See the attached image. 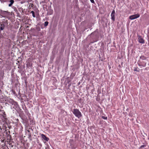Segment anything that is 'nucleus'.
<instances>
[{"label":"nucleus","instance_id":"1","mask_svg":"<svg viewBox=\"0 0 149 149\" xmlns=\"http://www.w3.org/2000/svg\"><path fill=\"white\" fill-rule=\"evenodd\" d=\"M73 113L76 117H78L79 118L81 117L82 116L81 112L79 111V110L77 109H74Z\"/></svg>","mask_w":149,"mask_h":149},{"label":"nucleus","instance_id":"2","mask_svg":"<svg viewBox=\"0 0 149 149\" xmlns=\"http://www.w3.org/2000/svg\"><path fill=\"white\" fill-rule=\"evenodd\" d=\"M138 63L139 66L144 67L146 65V61L139 60L138 62Z\"/></svg>","mask_w":149,"mask_h":149},{"label":"nucleus","instance_id":"3","mask_svg":"<svg viewBox=\"0 0 149 149\" xmlns=\"http://www.w3.org/2000/svg\"><path fill=\"white\" fill-rule=\"evenodd\" d=\"M140 16L139 14H137L130 16L129 18L131 20H133L139 18Z\"/></svg>","mask_w":149,"mask_h":149},{"label":"nucleus","instance_id":"4","mask_svg":"<svg viewBox=\"0 0 149 149\" xmlns=\"http://www.w3.org/2000/svg\"><path fill=\"white\" fill-rule=\"evenodd\" d=\"M115 11L114 10H113L112 11V12H111V18L112 20H113V21H114L115 20Z\"/></svg>","mask_w":149,"mask_h":149},{"label":"nucleus","instance_id":"5","mask_svg":"<svg viewBox=\"0 0 149 149\" xmlns=\"http://www.w3.org/2000/svg\"><path fill=\"white\" fill-rule=\"evenodd\" d=\"M139 42L140 43H144V40L141 36H139L138 37Z\"/></svg>","mask_w":149,"mask_h":149},{"label":"nucleus","instance_id":"6","mask_svg":"<svg viewBox=\"0 0 149 149\" xmlns=\"http://www.w3.org/2000/svg\"><path fill=\"white\" fill-rule=\"evenodd\" d=\"M1 14L3 17H6L8 14V12L6 11H3L1 12Z\"/></svg>","mask_w":149,"mask_h":149},{"label":"nucleus","instance_id":"7","mask_svg":"<svg viewBox=\"0 0 149 149\" xmlns=\"http://www.w3.org/2000/svg\"><path fill=\"white\" fill-rule=\"evenodd\" d=\"M41 136L42 138L46 141H48L49 140V139L43 134H41Z\"/></svg>","mask_w":149,"mask_h":149},{"label":"nucleus","instance_id":"8","mask_svg":"<svg viewBox=\"0 0 149 149\" xmlns=\"http://www.w3.org/2000/svg\"><path fill=\"white\" fill-rule=\"evenodd\" d=\"M53 13V10H49L47 11V14L48 15H50L52 14Z\"/></svg>","mask_w":149,"mask_h":149},{"label":"nucleus","instance_id":"9","mask_svg":"<svg viewBox=\"0 0 149 149\" xmlns=\"http://www.w3.org/2000/svg\"><path fill=\"white\" fill-rule=\"evenodd\" d=\"M9 2L10 3L8 4V6L9 7H11L14 3V0H10Z\"/></svg>","mask_w":149,"mask_h":149},{"label":"nucleus","instance_id":"10","mask_svg":"<svg viewBox=\"0 0 149 149\" xmlns=\"http://www.w3.org/2000/svg\"><path fill=\"white\" fill-rule=\"evenodd\" d=\"M139 60H142L143 61H146V58L143 56H142L140 57V59Z\"/></svg>","mask_w":149,"mask_h":149},{"label":"nucleus","instance_id":"11","mask_svg":"<svg viewBox=\"0 0 149 149\" xmlns=\"http://www.w3.org/2000/svg\"><path fill=\"white\" fill-rule=\"evenodd\" d=\"M139 69L137 67L134 68V71L139 72Z\"/></svg>","mask_w":149,"mask_h":149},{"label":"nucleus","instance_id":"12","mask_svg":"<svg viewBox=\"0 0 149 149\" xmlns=\"http://www.w3.org/2000/svg\"><path fill=\"white\" fill-rule=\"evenodd\" d=\"M30 13H31L32 14V16L33 17H35V15L34 12L33 11H31L30 12Z\"/></svg>","mask_w":149,"mask_h":149},{"label":"nucleus","instance_id":"13","mask_svg":"<svg viewBox=\"0 0 149 149\" xmlns=\"http://www.w3.org/2000/svg\"><path fill=\"white\" fill-rule=\"evenodd\" d=\"M48 24H49V22H47V21L45 22V23H44L45 26V27L47 26L48 25Z\"/></svg>","mask_w":149,"mask_h":149},{"label":"nucleus","instance_id":"14","mask_svg":"<svg viewBox=\"0 0 149 149\" xmlns=\"http://www.w3.org/2000/svg\"><path fill=\"white\" fill-rule=\"evenodd\" d=\"M102 118L104 120H107V116H102Z\"/></svg>","mask_w":149,"mask_h":149},{"label":"nucleus","instance_id":"15","mask_svg":"<svg viewBox=\"0 0 149 149\" xmlns=\"http://www.w3.org/2000/svg\"><path fill=\"white\" fill-rule=\"evenodd\" d=\"M36 29L38 31H40V27H39V26L37 27L36 28Z\"/></svg>","mask_w":149,"mask_h":149},{"label":"nucleus","instance_id":"16","mask_svg":"<svg viewBox=\"0 0 149 149\" xmlns=\"http://www.w3.org/2000/svg\"><path fill=\"white\" fill-rule=\"evenodd\" d=\"M145 146H146V145H141L139 149H142V148H143Z\"/></svg>","mask_w":149,"mask_h":149},{"label":"nucleus","instance_id":"17","mask_svg":"<svg viewBox=\"0 0 149 149\" xmlns=\"http://www.w3.org/2000/svg\"><path fill=\"white\" fill-rule=\"evenodd\" d=\"M90 1L92 3H95V1L94 0H90Z\"/></svg>","mask_w":149,"mask_h":149},{"label":"nucleus","instance_id":"18","mask_svg":"<svg viewBox=\"0 0 149 149\" xmlns=\"http://www.w3.org/2000/svg\"><path fill=\"white\" fill-rule=\"evenodd\" d=\"M12 92L13 94H15V92L14 91H13V90H12Z\"/></svg>","mask_w":149,"mask_h":149},{"label":"nucleus","instance_id":"19","mask_svg":"<svg viewBox=\"0 0 149 149\" xmlns=\"http://www.w3.org/2000/svg\"><path fill=\"white\" fill-rule=\"evenodd\" d=\"M28 136H29V137H31V134H29L28 135Z\"/></svg>","mask_w":149,"mask_h":149},{"label":"nucleus","instance_id":"20","mask_svg":"<svg viewBox=\"0 0 149 149\" xmlns=\"http://www.w3.org/2000/svg\"><path fill=\"white\" fill-rule=\"evenodd\" d=\"M27 131L29 132V130H28Z\"/></svg>","mask_w":149,"mask_h":149},{"label":"nucleus","instance_id":"21","mask_svg":"<svg viewBox=\"0 0 149 149\" xmlns=\"http://www.w3.org/2000/svg\"><path fill=\"white\" fill-rule=\"evenodd\" d=\"M148 42H149V39L148 40Z\"/></svg>","mask_w":149,"mask_h":149}]
</instances>
